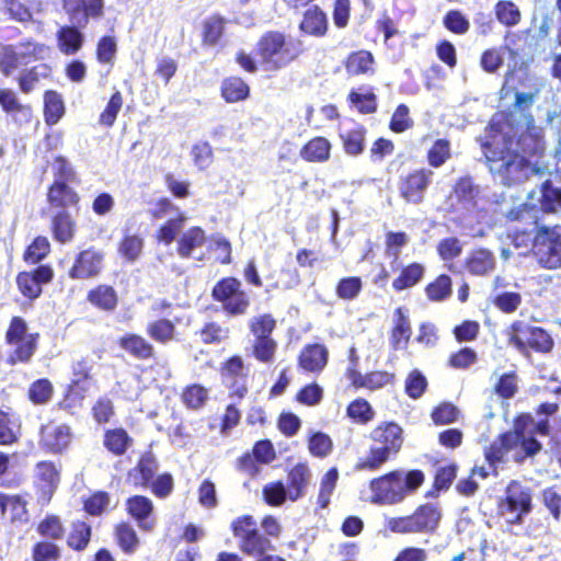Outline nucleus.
I'll return each mask as SVG.
<instances>
[{
    "label": "nucleus",
    "instance_id": "7ed1b4c3",
    "mask_svg": "<svg viewBox=\"0 0 561 561\" xmlns=\"http://www.w3.org/2000/svg\"><path fill=\"white\" fill-rule=\"evenodd\" d=\"M424 479L421 470H396L373 479L369 483L371 502L378 505L401 503L423 484Z\"/></svg>",
    "mask_w": 561,
    "mask_h": 561
},
{
    "label": "nucleus",
    "instance_id": "4c0bfd02",
    "mask_svg": "<svg viewBox=\"0 0 561 561\" xmlns=\"http://www.w3.org/2000/svg\"><path fill=\"white\" fill-rule=\"evenodd\" d=\"M221 94L227 102H238L249 95V87L240 78H228L222 82Z\"/></svg>",
    "mask_w": 561,
    "mask_h": 561
},
{
    "label": "nucleus",
    "instance_id": "ddd939ff",
    "mask_svg": "<svg viewBox=\"0 0 561 561\" xmlns=\"http://www.w3.org/2000/svg\"><path fill=\"white\" fill-rule=\"evenodd\" d=\"M434 172L430 169L416 170L401 180L400 195L408 203L419 204L424 198V193L432 182Z\"/></svg>",
    "mask_w": 561,
    "mask_h": 561
},
{
    "label": "nucleus",
    "instance_id": "de8ad7c7",
    "mask_svg": "<svg viewBox=\"0 0 561 561\" xmlns=\"http://www.w3.org/2000/svg\"><path fill=\"white\" fill-rule=\"evenodd\" d=\"M427 297L433 301H440L449 297L451 293V279L447 275L438 276L425 288Z\"/></svg>",
    "mask_w": 561,
    "mask_h": 561
},
{
    "label": "nucleus",
    "instance_id": "c03bdc74",
    "mask_svg": "<svg viewBox=\"0 0 561 561\" xmlns=\"http://www.w3.org/2000/svg\"><path fill=\"white\" fill-rule=\"evenodd\" d=\"M396 325L392 331V341L396 347H400L402 341L407 343L411 335V327L408 316L403 308H398L394 312Z\"/></svg>",
    "mask_w": 561,
    "mask_h": 561
},
{
    "label": "nucleus",
    "instance_id": "9d476101",
    "mask_svg": "<svg viewBox=\"0 0 561 561\" xmlns=\"http://www.w3.org/2000/svg\"><path fill=\"white\" fill-rule=\"evenodd\" d=\"M533 252L540 266L548 270L561 267V226L538 228Z\"/></svg>",
    "mask_w": 561,
    "mask_h": 561
},
{
    "label": "nucleus",
    "instance_id": "6e6d98bb",
    "mask_svg": "<svg viewBox=\"0 0 561 561\" xmlns=\"http://www.w3.org/2000/svg\"><path fill=\"white\" fill-rule=\"evenodd\" d=\"M502 50L513 53L508 46H503L501 48L488 49L482 54L480 65L484 71L493 73L503 65Z\"/></svg>",
    "mask_w": 561,
    "mask_h": 561
},
{
    "label": "nucleus",
    "instance_id": "2f4dec72",
    "mask_svg": "<svg viewBox=\"0 0 561 561\" xmlns=\"http://www.w3.org/2000/svg\"><path fill=\"white\" fill-rule=\"evenodd\" d=\"M239 548L243 553L248 556L263 557L265 556L266 551L273 550V545L270 539L255 530L252 533V535L244 538L242 541H239Z\"/></svg>",
    "mask_w": 561,
    "mask_h": 561
},
{
    "label": "nucleus",
    "instance_id": "72a5a7b5",
    "mask_svg": "<svg viewBox=\"0 0 561 561\" xmlns=\"http://www.w3.org/2000/svg\"><path fill=\"white\" fill-rule=\"evenodd\" d=\"M365 135L366 129L362 125H355L341 135L347 154L358 156L363 152L365 148Z\"/></svg>",
    "mask_w": 561,
    "mask_h": 561
},
{
    "label": "nucleus",
    "instance_id": "69168bd1",
    "mask_svg": "<svg viewBox=\"0 0 561 561\" xmlns=\"http://www.w3.org/2000/svg\"><path fill=\"white\" fill-rule=\"evenodd\" d=\"M117 51V43L113 36H103L96 47L98 60L101 64H112Z\"/></svg>",
    "mask_w": 561,
    "mask_h": 561
},
{
    "label": "nucleus",
    "instance_id": "6ab92c4d",
    "mask_svg": "<svg viewBox=\"0 0 561 561\" xmlns=\"http://www.w3.org/2000/svg\"><path fill=\"white\" fill-rule=\"evenodd\" d=\"M79 199L78 193L61 181H54L47 194L50 207L58 208L59 210H67L68 207L76 206Z\"/></svg>",
    "mask_w": 561,
    "mask_h": 561
},
{
    "label": "nucleus",
    "instance_id": "13d9d810",
    "mask_svg": "<svg viewBox=\"0 0 561 561\" xmlns=\"http://www.w3.org/2000/svg\"><path fill=\"white\" fill-rule=\"evenodd\" d=\"M450 157V144L445 139H438L428 150V163L434 168H439Z\"/></svg>",
    "mask_w": 561,
    "mask_h": 561
},
{
    "label": "nucleus",
    "instance_id": "c9c22d12",
    "mask_svg": "<svg viewBox=\"0 0 561 561\" xmlns=\"http://www.w3.org/2000/svg\"><path fill=\"white\" fill-rule=\"evenodd\" d=\"M373 55L369 51L359 50L347 57L345 68L350 75L358 76L373 71Z\"/></svg>",
    "mask_w": 561,
    "mask_h": 561
},
{
    "label": "nucleus",
    "instance_id": "a19ab883",
    "mask_svg": "<svg viewBox=\"0 0 561 561\" xmlns=\"http://www.w3.org/2000/svg\"><path fill=\"white\" fill-rule=\"evenodd\" d=\"M36 336L37 335L30 334L28 337L23 341L13 343L12 345H15V348L8 358L9 364L14 365L19 362H28L36 351Z\"/></svg>",
    "mask_w": 561,
    "mask_h": 561
},
{
    "label": "nucleus",
    "instance_id": "f8f14e48",
    "mask_svg": "<svg viewBox=\"0 0 561 561\" xmlns=\"http://www.w3.org/2000/svg\"><path fill=\"white\" fill-rule=\"evenodd\" d=\"M213 297L230 316L244 314L250 306V299L241 288V282L234 277L219 280L213 288Z\"/></svg>",
    "mask_w": 561,
    "mask_h": 561
},
{
    "label": "nucleus",
    "instance_id": "f03ea898",
    "mask_svg": "<svg viewBox=\"0 0 561 561\" xmlns=\"http://www.w3.org/2000/svg\"><path fill=\"white\" fill-rule=\"evenodd\" d=\"M534 434L548 435L549 421L547 419L535 421L529 414L519 415L514 430L501 435L485 450V459L490 467L504 461L511 454L515 462H523L541 449V444L534 438Z\"/></svg>",
    "mask_w": 561,
    "mask_h": 561
},
{
    "label": "nucleus",
    "instance_id": "473e14b6",
    "mask_svg": "<svg viewBox=\"0 0 561 561\" xmlns=\"http://www.w3.org/2000/svg\"><path fill=\"white\" fill-rule=\"evenodd\" d=\"M0 508L3 514L10 512L12 522H27L26 503L21 496L0 494Z\"/></svg>",
    "mask_w": 561,
    "mask_h": 561
},
{
    "label": "nucleus",
    "instance_id": "a878e982",
    "mask_svg": "<svg viewBox=\"0 0 561 561\" xmlns=\"http://www.w3.org/2000/svg\"><path fill=\"white\" fill-rule=\"evenodd\" d=\"M392 376L386 371H373L362 375L358 370H351L350 380L356 388L379 389L391 382Z\"/></svg>",
    "mask_w": 561,
    "mask_h": 561
},
{
    "label": "nucleus",
    "instance_id": "e2e57ef3",
    "mask_svg": "<svg viewBox=\"0 0 561 561\" xmlns=\"http://www.w3.org/2000/svg\"><path fill=\"white\" fill-rule=\"evenodd\" d=\"M119 546L126 552H133L138 546V537L135 529L128 524H121L116 528Z\"/></svg>",
    "mask_w": 561,
    "mask_h": 561
},
{
    "label": "nucleus",
    "instance_id": "3c124183",
    "mask_svg": "<svg viewBox=\"0 0 561 561\" xmlns=\"http://www.w3.org/2000/svg\"><path fill=\"white\" fill-rule=\"evenodd\" d=\"M275 320L271 314H261L250 320V330L255 339H271V333L275 329Z\"/></svg>",
    "mask_w": 561,
    "mask_h": 561
},
{
    "label": "nucleus",
    "instance_id": "603ef678",
    "mask_svg": "<svg viewBox=\"0 0 561 561\" xmlns=\"http://www.w3.org/2000/svg\"><path fill=\"white\" fill-rule=\"evenodd\" d=\"M263 496L268 505L279 506L288 499V489L280 481L271 482L263 488Z\"/></svg>",
    "mask_w": 561,
    "mask_h": 561
},
{
    "label": "nucleus",
    "instance_id": "412c9836",
    "mask_svg": "<svg viewBox=\"0 0 561 561\" xmlns=\"http://www.w3.org/2000/svg\"><path fill=\"white\" fill-rule=\"evenodd\" d=\"M300 30L312 36H324L328 31L327 14L317 5L308 9L300 23Z\"/></svg>",
    "mask_w": 561,
    "mask_h": 561
},
{
    "label": "nucleus",
    "instance_id": "37998d69",
    "mask_svg": "<svg viewBox=\"0 0 561 561\" xmlns=\"http://www.w3.org/2000/svg\"><path fill=\"white\" fill-rule=\"evenodd\" d=\"M130 444L128 434L122 430L116 428L106 432L104 438L105 447L115 455H123Z\"/></svg>",
    "mask_w": 561,
    "mask_h": 561
},
{
    "label": "nucleus",
    "instance_id": "4468645a",
    "mask_svg": "<svg viewBox=\"0 0 561 561\" xmlns=\"http://www.w3.org/2000/svg\"><path fill=\"white\" fill-rule=\"evenodd\" d=\"M222 379L231 397L242 399L248 392V369L239 356L227 360L222 368Z\"/></svg>",
    "mask_w": 561,
    "mask_h": 561
},
{
    "label": "nucleus",
    "instance_id": "338daca9",
    "mask_svg": "<svg viewBox=\"0 0 561 561\" xmlns=\"http://www.w3.org/2000/svg\"><path fill=\"white\" fill-rule=\"evenodd\" d=\"M53 393V386L47 379L35 381L28 390L30 399L36 404L46 403Z\"/></svg>",
    "mask_w": 561,
    "mask_h": 561
},
{
    "label": "nucleus",
    "instance_id": "4be33fe9",
    "mask_svg": "<svg viewBox=\"0 0 561 561\" xmlns=\"http://www.w3.org/2000/svg\"><path fill=\"white\" fill-rule=\"evenodd\" d=\"M76 227V220L68 210L60 209L53 216V236L61 243L70 242L73 239Z\"/></svg>",
    "mask_w": 561,
    "mask_h": 561
},
{
    "label": "nucleus",
    "instance_id": "9b49d317",
    "mask_svg": "<svg viewBox=\"0 0 561 561\" xmlns=\"http://www.w3.org/2000/svg\"><path fill=\"white\" fill-rule=\"evenodd\" d=\"M533 510L530 488L518 481H511L505 490V499L500 505L501 515L508 524L519 525L524 516Z\"/></svg>",
    "mask_w": 561,
    "mask_h": 561
},
{
    "label": "nucleus",
    "instance_id": "09e8293b",
    "mask_svg": "<svg viewBox=\"0 0 561 561\" xmlns=\"http://www.w3.org/2000/svg\"><path fill=\"white\" fill-rule=\"evenodd\" d=\"M91 366L88 360L81 359L72 366V389L87 391L91 386L90 380Z\"/></svg>",
    "mask_w": 561,
    "mask_h": 561
},
{
    "label": "nucleus",
    "instance_id": "bb28decb",
    "mask_svg": "<svg viewBox=\"0 0 561 561\" xmlns=\"http://www.w3.org/2000/svg\"><path fill=\"white\" fill-rule=\"evenodd\" d=\"M57 42L61 53L73 55L82 46L83 34L76 26H62L57 32Z\"/></svg>",
    "mask_w": 561,
    "mask_h": 561
},
{
    "label": "nucleus",
    "instance_id": "6e6552de",
    "mask_svg": "<svg viewBox=\"0 0 561 561\" xmlns=\"http://www.w3.org/2000/svg\"><path fill=\"white\" fill-rule=\"evenodd\" d=\"M442 519L437 504L427 503L419 506L413 514L387 519V528L396 534H432Z\"/></svg>",
    "mask_w": 561,
    "mask_h": 561
},
{
    "label": "nucleus",
    "instance_id": "ea45409f",
    "mask_svg": "<svg viewBox=\"0 0 561 561\" xmlns=\"http://www.w3.org/2000/svg\"><path fill=\"white\" fill-rule=\"evenodd\" d=\"M454 194L465 205H474L476 198L480 194V187L473 183L470 176H463L456 182Z\"/></svg>",
    "mask_w": 561,
    "mask_h": 561
},
{
    "label": "nucleus",
    "instance_id": "1a4fd4ad",
    "mask_svg": "<svg viewBox=\"0 0 561 561\" xmlns=\"http://www.w3.org/2000/svg\"><path fill=\"white\" fill-rule=\"evenodd\" d=\"M50 48L45 44L25 41L16 45H5L0 48V69L4 76H10L20 66L49 57Z\"/></svg>",
    "mask_w": 561,
    "mask_h": 561
},
{
    "label": "nucleus",
    "instance_id": "774afa93",
    "mask_svg": "<svg viewBox=\"0 0 561 561\" xmlns=\"http://www.w3.org/2000/svg\"><path fill=\"white\" fill-rule=\"evenodd\" d=\"M437 252L442 260L450 261L461 254L462 245L460 241L455 237L445 238L438 242Z\"/></svg>",
    "mask_w": 561,
    "mask_h": 561
},
{
    "label": "nucleus",
    "instance_id": "cd10ccee",
    "mask_svg": "<svg viewBox=\"0 0 561 561\" xmlns=\"http://www.w3.org/2000/svg\"><path fill=\"white\" fill-rule=\"evenodd\" d=\"M88 301L101 310L113 311L117 306V294L112 286L99 285L89 291Z\"/></svg>",
    "mask_w": 561,
    "mask_h": 561
},
{
    "label": "nucleus",
    "instance_id": "b1692460",
    "mask_svg": "<svg viewBox=\"0 0 561 561\" xmlns=\"http://www.w3.org/2000/svg\"><path fill=\"white\" fill-rule=\"evenodd\" d=\"M126 507L128 513L138 522L140 528L150 530L153 526L147 518L153 511L151 500L142 495H135L127 500Z\"/></svg>",
    "mask_w": 561,
    "mask_h": 561
},
{
    "label": "nucleus",
    "instance_id": "c85d7f7f",
    "mask_svg": "<svg viewBox=\"0 0 561 561\" xmlns=\"http://www.w3.org/2000/svg\"><path fill=\"white\" fill-rule=\"evenodd\" d=\"M121 347L140 359H148L153 356V346L142 336L126 334L119 340Z\"/></svg>",
    "mask_w": 561,
    "mask_h": 561
},
{
    "label": "nucleus",
    "instance_id": "393cba45",
    "mask_svg": "<svg viewBox=\"0 0 561 561\" xmlns=\"http://www.w3.org/2000/svg\"><path fill=\"white\" fill-rule=\"evenodd\" d=\"M331 144L324 137H314L300 150V157L308 162H325L330 158Z\"/></svg>",
    "mask_w": 561,
    "mask_h": 561
},
{
    "label": "nucleus",
    "instance_id": "aec40b11",
    "mask_svg": "<svg viewBox=\"0 0 561 561\" xmlns=\"http://www.w3.org/2000/svg\"><path fill=\"white\" fill-rule=\"evenodd\" d=\"M311 471L305 463H298L288 472V499L297 501L304 496L311 481Z\"/></svg>",
    "mask_w": 561,
    "mask_h": 561
},
{
    "label": "nucleus",
    "instance_id": "20e7f679",
    "mask_svg": "<svg viewBox=\"0 0 561 561\" xmlns=\"http://www.w3.org/2000/svg\"><path fill=\"white\" fill-rule=\"evenodd\" d=\"M373 444L368 454L360 458L356 470L376 471L401 449L403 437L402 428L393 423H381L370 433Z\"/></svg>",
    "mask_w": 561,
    "mask_h": 561
},
{
    "label": "nucleus",
    "instance_id": "dca6fc26",
    "mask_svg": "<svg viewBox=\"0 0 561 561\" xmlns=\"http://www.w3.org/2000/svg\"><path fill=\"white\" fill-rule=\"evenodd\" d=\"M71 434L67 425L49 423L42 427L41 444L51 453H60L70 443Z\"/></svg>",
    "mask_w": 561,
    "mask_h": 561
},
{
    "label": "nucleus",
    "instance_id": "4d7b16f0",
    "mask_svg": "<svg viewBox=\"0 0 561 561\" xmlns=\"http://www.w3.org/2000/svg\"><path fill=\"white\" fill-rule=\"evenodd\" d=\"M50 244L47 238L37 237L24 253V260L30 264H36L49 252Z\"/></svg>",
    "mask_w": 561,
    "mask_h": 561
},
{
    "label": "nucleus",
    "instance_id": "0e129e2a",
    "mask_svg": "<svg viewBox=\"0 0 561 561\" xmlns=\"http://www.w3.org/2000/svg\"><path fill=\"white\" fill-rule=\"evenodd\" d=\"M347 415L359 423H367L373 420L374 411L366 400L357 399L348 405Z\"/></svg>",
    "mask_w": 561,
    "mask_h": 561
},
{
    "label": "nucleus",
    "instance_id": "7c9ffc66",
    "mask_svg": "<svg viewBox=\"0 0 561 561\" xmlns=\"http://www.w3.org/2000/svg\"><path fill=\"white\" fill-rule=\"evenodd\" d=\"M206 237L203 229L199 227H193L188 229L180 238L178 242V253L182 257H188L192 255L195 249L203 247Z\"/></svg>",
    "mask_w": 561,
    "mask_h": 561
},
{
    "label": "nucleus",
    "instance_id": "5fc2aeb1",
    "mask_svg": "<svg viewBox=\"0 0 561 561\" xmlns=\"http://www.w3.org/2000/svg\"><path fill=\"white\" fill-rule=\"evenodd\" d=\"M495 13L497 20L507 26L516 25L520 20L518 8L511 1H500L496 4Z\"/></svg>",
    "mask_w": 561,
    "mask_h": 561
},
{
    "label": "nucleus",
    "instance_id": "f3484780",
    "mask_svg": "<svg viewBox=\"0 0 561 561\" xmlns=\"http://www.w3.org/2000/svg\"><path fill=\"white\" fill-rule=\"evenodd\" d=\"M329 360V351L322 344L306 345L298 359L299 367L308 373L319 374L327 366Z\"/></svg>",
    "mask_w": 561,
    "mask_h": 561
},
{
    "label": "nucleus",
    "instance_id": "864d4df0",
    "mask_svg": "<svg viewBox=\"0 0 561 561\" xmlns=\"http://www.w3.org/2000/svg\"><path fill=\"white\" fill-rule=\"evenodd\" d=\"M362 287L359 277H345L337 283L336 295L343 300H353L359 295Z\"/></svg>",
    "mask_w": 561,
    "mask_h": 561
},
{
    "label": "nucleus",
    "instance_id": "0eeeda50",
    "mask_svg": "<svg viewBox=\"0 0 561 561\" xmlns=\"http://www.w3.org/2000/svg\"><path fill=\"white\" fill-rule=\"evenodd\" d=\"M507 343L523 356L529 358L530 350L538 353H550L554 342L551 335L542 328L531 325L525 321H514L506 330Z\"/></svg>",
    "mask_w": 561,
    "mask_h": 561
},
{
    "label": "nucleus",
    "instance_id": "f704fd0d",
    "mask_svg": "<svg viewBox=\"0 0 561 561\" xmlns=\"http://www.w3.org/2000/svg\"><path fill=\"white\" fill-rule=\"evenodd\" d=\"M146 332L156 342L167 344L170 341L174 340V322L169 319H159L149 322Z\"/></svg>",
    "mask_w": 561,
    "mask_h": 561
},
{
    "label": "nucleus",
    "instance_id": "2eb2a0df",
    "mask_svg": "<svg viewBox=\"0 0 561 561\" xmlns=\"http://www.w3.org/2000/svg\"><path fill=\"white\" fill-rule=\"evenodd\" d=\"M104 254L95 249L81 251L69 271L72 279H88L98 276L103 267Z\"/></svg>",
    "mask_w": 561,
    "mask_h": 561
},
{
    "label": "nucleus",
    "instance_id": "39448f33",
    "mask_svg": "<svg viewBox=\"0 0 561 561\" xmlns=\"http://www.w3.org/2000/svg\"><path fill=\"white\" fill-rule=\"evenodd\" d=\"M557 214L561 211V187L551 181H545L538 192H531L528 201L507 214L512 221H526L537 224V211Z\"/></svg>",
    "mask_w": 561,
    "mask_h": 561
},
{
    "label": "nucleus",
    "instance_id": "052dcab7",
    "mask_svg": "<svg viewBox=\"0 0 561 561\" xmlns=\"http://www.w3.org/2000/svg\"><path fill=\"white\" fill-rule=\"evenodd\" d=\"M156 471L157 465L154 460L151 458H141L129 476L134 477L135 483H141L145 485L153 478Z\"/></svg>",
    "mask_w": 561,
    "mask_h": 561
},
{
    "label": "nucleus",
    "instance_id": "f257e3e1",
    "mask_svg": "<svg viewBox=\"0 0 561 561\" xmlns=\"http://www.w3.org/2000/svg\"><path fill=\"white\" fill-rule=\"evenodd\" d=\"M482 148L490 172L503 185L522 183L546 170L537 160L529 159L541 156L545 149L542 138L537 131L524 133L515 141L502 130H494L492 124Z\"/></svg>",
    "mask_w": 561,
    "mask_h": 561
},
{
    "label": "nucleus",
    "instance_id": "a211bd4d",
    "mask_svg": "<svg viewBox=\"0 0 561 561\" xmlns=\"http://www.w3.org/2000/svg\"><path fill=\"white\" fill-rule=\"evenodd\" d=\"M495 256L488 249L472 250L466 260V268L476 276H486L495 268Z\"/></svg>",
    "mask_w": 561,
    "mask_h": 561
},
{
    "label": "nucleus",
    "instance_id": "bf43d9fd",
    "mask_svg": "<svg viewBox=\"0 0 561 561\" xmlns=\"http://www.w3.org/2000/svg\"><path fill=\"white\" fill-rule=\"evenodd\" d=\"M277 343L273 339H255L253 343V356L262 363H271L274 359Z\"/></svg>",
    "mask_w": 561,
    "mask_h": 561
},
{
    "label": "nucleus",
    "instance_id": "680f3d73",
    "mask_svg": "<svg viewBox=\"0 0 561 561\" xmlns=\"http://www.w3.org/2000/svg\"><path fill=\"white\" fill-rule=\"evenodd\" d=\"M16 284L21 293L31 299L38 297L42 293V287L38 280L34 278L31 272H22L16 277Z\"/></svg>",
    "mask_w": 561,
    "mask_h": 561
},
{
    "label": "nucleus",
    "instance_id": "e433bc0d",
    "mask_svg": "<svg viewBox=\"0 0 561 561\" xmlns=\"http://www.w3.org/2000/svg\"><path fill=\"white\" fill-rule=\"evenodd\" d=\"M45 121L48 125H55L65 113V105L61 95L55 91L45 93Z\"/></svg>",
    "mask_w": 561,
    "mask_h": 561
},
{
    "label": "nucleus",
    "instance_id": "c756f323",
    "mask_svg": "<svg viewBox=\"0 0 561 561\" xmlns=\"http://www.w3.org/2000/svg\"><path fill=\"white\" fill-rule=\"evenodd\" d=\"M425 267L420 263H412L402 268L401 273L392 282V287L397 291L415 286L424 276Z\"/></svg>",
    "mask_w": 561,
    "mask_h": 561
},
{
    "label": "nucleus",
    "instance_id": "8fccbe9b",
    "mask_svg": "<svg viewBox=\"0 0 561 561\" xmlns=\"http://www.w3.org/2000/svg\"><path fill=\"white\" fill-rule=\"evenodd\" d=\"M90 536L91 527L84 522H76L72 524V529L68 537V545L76 550H82L88 545Z\"/></svg>",
    "mask_w": 561,
    "mask_h": 561
},
{
    "label": "nucleus",
    "instance_id": "49530a36",
    "mask_svg": "<svg viewBox=\"0 0 561 561\" xmlns=\"http://www.w3.org/2000/svg\"><path fill=\"white\" fill-rule=\"evenodd\" d=\"M339 479V471L336 468H331L322 478L320 483V491L318 502L322 508L327 507L330 503L331 495L336 486Z\"/></svg>",
    "mask_w": 561,
    "mask_h": 561
},
{
    "label": "nucleus",
    "instance_id": "5701e85b",
    "mask_svg": "<svg viewBox=\"0 0 561 561\" xmlns=\"http://www.w3.org/2000/svg\"><path fill=\"white\" fill-rule=\"evenodd\" d=\"M36 482L46 500H49L58 485L59 473L54 463L48 461L38 462L35 469Z\"/></svg>",
    "mask_w": 561,
    "mask_h": 561
},
{
    "label": "nucleus",
    "instance_id": "79ce46f5",
    "mask_svg": "<svg viewBox=\"0 0 561 561\" xmlns=\"http://www.w3.org/2000/svg\"><path fill=\"white\" fill-rule=\"evenodd\" d=\"M409 239L404 232H389L386 236V255L391 257V267H398L401 249L408 243Z\"/></svg>",
    "mask_w": 561,
    "mask_h": 561
},
{
    "label": "nucleus",
    "instance_id": "423d86ee",
    "mask_svg": "<svg viewBox=\"0 0 561 561\" xmlns=\"http://www.w3.org/2000/svg\"><path fill=\"white\" fill-rule=\"evenodd\" d=\"M259 53L266 70H278L295 60L300 55L301 47L294 38L270 32L260 39Z\"/></svg>",
    "mask_w": 561,
    "mask_h": 561
},
{
    "label": "nucleus",
    "instance_id": "a18cd8bd",
    "mask_svg": "<svg viewBox=\"0 0 561 561\" xmlns=\"http://www.w3.org/2000/svg\"><path fill=\"white\" fill-rule=\"evenodd\" d=\"M19 423L9 412L0 410V444L8 445L16 439Z\"/></svg>",
    "mask_w": 561,
    "mask_h": 561
},
{
    "label": "nucleus",
    "instance_id": "58836bf2",
    "mask_svg": "<svg viewBox=\"0 0 561 561\" xmlns=\"http://www.w3.org/2000/svg\"><path fill=\"white\" fill-rule=\"evenodd\" d=\"M50 67L46 64H39L33 67L31 70L21 75L19 79L20 89L24 93L32 92L41 79H45L50 76Z\"/></svg>",
    "mask_w": 561,
    "mask_h": 561
}]
</instances>
